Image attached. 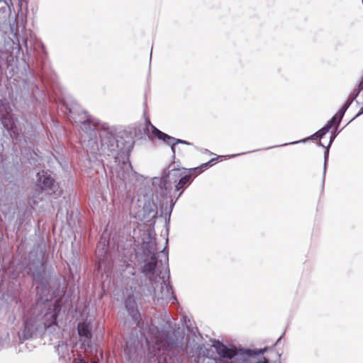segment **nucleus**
<instances>
[{
    "label": "nucleus",
    "instance_id": "obj_27",
    "mask_svg": "<svg viewBox=\"0 0 363 363\" xmlns=\"http://www.w3.org/2000/svg\"><path fill=\"white\" fill-rule=\"evenodd\" d=\"M91 363H98L96 361H92Z\"/></svg>",
    "mask_w": 363,
    "mask_h": 363
},
{
    "label": "nucleus",
    "instance_id": "obj_9",
    "mask_svg": "<svg viewBox=\"0 0 363 363\" xmlns=\"http://www.w3.org/2000/svg\"><path fill=\"white\" fill-rule=\"evenodd\" d=\"M218 157L213 158L210 160L208 162L201 164L199 167L191 169L190 170L194 171L195 176H196L201 173L202 172H203L204 170H206V169H208V167L212 166L218 160Z\"/></svg>",
    "mask_w": 363,
    "mask_h": 363
},
{
    "label": "nucleus",
    "instance_id": "obj_18",
    "mask_svg": "<svg viewBox=\"0 0 363 363\" xmlns=\"http://www.w3.org/2000/svg\"><path fill=\"white\" fill-rule=\"evenodd\" d=\"M1 119L2 123H3L4 124V125L6 127V128H8V129H11V128H13L12 124L9 125V124H6V123H5L6 118H4V114H2V116H1Z\"/></svg>",
    "mask_w": 363,
    "mask_h": 363
},
{
    "label": "nucleus",
    "instance_id": "obj_8",
    "mask_svg": "<svg viewBox=\"0 0 363 363\" xmlns=\"http://www.w3.org/2000/svg\"><path fill=\"white\" fill-rule=\"evenodd\" d=\"M333 126V125L329 121L325 126L311 135V138L313 140L319 139L321 140ZM319 144L323 147H325L323 144L321 143V141L319 142Z\"/></svg>",
    "mask_w": 363,
    "mask_h": 363
},
{
    "label": "nucleus",
    "instance_id": "obj_7",
    "mask_svg": "<svg viewBox=\"0 0 363 363\" xmlns=\"http://www.w3.org/2000/svg\"><path fill=\"white\" fill-rule=\"evenodd\" d=\"M157 257L154 255L151 257V261L145 262L142 267V272L145 275H148L150 274H154L155 268L157 267Z\"/></svg>",
    "mask_w": 363,
    "mask_h": 363
},
{
    "label": "nucleus",
    "instance_id": "obj_25",
    "mask_svg": "<svg viewBox=\"0 0 363 363\" xmlns=\"http://www.w3.org/2000/svg\"><path fill=\"white\" fill-rule=\"evenodd\" d=\"M40 298H41V300H42V301H48V297H47V298H45L44 300L43 299V298H42V297H41Z\"/></svg>",
    "mask_w": 363,
    "mask_h": 363
},
{
    "label": "nucleus",
    "instance_id": "obj_24",
    "mask_svg": "<svg viewBox=\"0 0 363 363\" xmlns=\"http://www.w3.org/2000/svg\"><path fill=\"white\" fill-rule=\"evenodd\" d=\"M224 363H233V362L231 361V359H228V360H227V361H226L225 362H224Z\"/></svg>",
    "mask_w": 363,
    "mask_h": 363
},
{
    "label": "nucleus",
    "instance_id": "obj_20",
    "mask_svg": "<svg viewBox=\"0 0 363 363\" xmlns=\"http://www.w3.org/2000/svg\"><path fill=\"white\" fill-rule=\"evenodd\" d=\"M178 143L187 144V145L189 144L187 142H186L184 140L175 138L174 146L176 145V144H178Z\"/></svg>",
    "mask_w": 363,
    "mask_h": 363
},
{
    "label": "nucleus",
    "instance_id": "obj_3",
    "mask_svg": "<svg viewBox=\"0 0 363 363\" xmlns=\"http://www.w3.org/2000/svg\"><path fill=\"white\" fill-rule=\"evenodd\" d=\"M213 347L216 349L220 357L231 359L236 354L235 350L228 348L220 341H215Z\"/></svg>",
    "mask_w": 363,
    "mask_h": 363
},
{
    "label": "nucleus",
    "instance_id": "obj_22",
    "mask_svg": "<svg viewBox=\"0 0 363 363\" xmlns=\"http://www.w3.org/2000/svg\"><path fill=\"white\" fill-rule=\"evenodd\" d=\"M257 363H269V360H268V359H264V361H262V362H257Z\"/></svg>",
    "mask_w": 363,
    "mask_h": 363
},
{
    "label": "nucleus",
    "instance_id": "obj_1",
    "mask_svg": "<svg viewBox=\"0 0 363 363\" xmlns=\"http://www.w3.org/2000/svg\"><path fill=\"white\" fill-rule=\"evenodd\" d=\"M57 319H26L23 329L19 333L20 339L28 340L37 333H43L48 328L57 325Z\"/></svg>",
    "mask_w": 363,
    "mask_h": 363
},
{
    "label": "nucleus",
    "instance_id": "obj_28",
    "mask_svg": "<svg viewBox=\"0 0 363 363\" xmlns=\"http://www.w3.org/2000/svg\"><path fill=\"white\" fill-rule=\"evenodd\" d=\"M56 316H57L56 315H52V318H57Z\"/></svg>",
    "mask_w": 363,
    "mask_h": 363
},
{
    "label": "nucleus",
    "instance_id": "obj_17",
    "mask_svg": "<svg viewBox=\"0 0 363 363\" xmlns=\"http://www.w3.org/2000/svg\"><path fill=\"white\" fill-rule=\"evenodd\" d=\"M28 1L27 0H18V6L20 10L22 9L23 7H27Z\"/></svg>",
    "mask_w": 363,
    "mask_h": 363
},
{
    "label": "nucleus",
    "instance_id": "obj_2",
    "mask_svg": "<svg viewBox=\"0 0 363 363\" xmlns=\"http://www.w3.org/2000/svg\"><path fill=\"white\" fill-rule=\"evenodd\" d=\"M146 342L150 347L151 345H155L157 349L169 345V342L167 338V335L161 333L157 327H150L147 334L145 335Z\"/></svg>",
    "mask_w": 363,
    "mask_h": 363
},
{
    "label": "nucleus",
    "instance_id": "obj_12",
    "mask_svg": "<svg viewBox=\"0 0 363 363\" xmlns=\"http://www.w3.org/2000/svg\"><path fill=\"white\" fill-rule=\"evenodd\" d=\"M191 178V174L185 175L182 177L175 186L176 190L179 191L185 188L186 185L189 183Z\"/></svg>",
    "mask_w": 363,
    "mask_h": 363
},
{
    "label": "nucleus",
    "instance_id": "obj_26",
    "mask_svg": "<svg viewBox=\"0 0 363 363\" xmlns=\"http://www.w3.org/2000/svg\"><path fill=\"white\" fill-rule=\"evenodd\" d=\"M2 113V108H1V106H0V114H1Z\"/></svg>",
    "mask_w": 363,
    "mask_h": 363
},
{
    "label": "nucleus",
    "instance_id": "obj_19",
    "mask_svg": "<svg viewBox=\"0 0 363 363\" xmlns=\"http://www.w3.org/2000/svg\"><path fill=\"white\" fill-rule=\"evenodd\" d=\"M359 91L363 89V79L359 84ZM361 113H363V106L361 108V109L357 115H359Z\"/></svg>",
    "mask_w": 363,
    "mask_h": 363
},
{
    "label": "nucleus",
    "instance_id": "obj_13",
    "mask_svg": "<svg viewBox=\"0 0 363 363\" xmlns=\"http://www.w3.org/2000/svg\"><path fill=\"white\" fill-rule=\"evenodd\" d=\"M160 140H163L166 144L170 145L172 147V152L174 153L175 152V147H174L175 138H174L171 137L164 133L163 135L162 136V138Z\"/></svg>",
    "mask_w": 363,
    "mask_h": 363
},
{
    "label": "nucleus",
    "instance_id": "obj_21",
    "mask_svg": "<svg viewBox=\"0 0 363 363\" xmlns=\"http://www.w3.org/2000/svg\"><path fill=\"white\" fill-rule=\"evenodd\" d=\"M335 138V135H333L332 134L330 135V140H329V142H328V145L326 146V147H329L330 145H331L333 140H334Z\"/></svg>",
    "mask_w": 363,
    "mask_h": 363
},
{
    "label": "nucleus",
    "instance_id": "obj_11",
    "mask_svg": "<svg viewBox=\"0 0 363 363\" xmlns=\"http://www.w3.org/2000/svg\"><path fill=\"white\" fill-rule=\"evenodd\" d=\"M348 108L347 106L343 105V106L338 111V112L332 118L330 122L334 125L336 122L340 123L342 120L343 115L346 110Z\"/></svg>",
    "mask_w": 363,
    "mask_h": 363
},
{
    "label": "nucleus",
    "instance_id": "obj_15",
    "mask_svg": "<svg viewBox=\"0 0 363 363\" xmlns=\"http://www.w3.org/2000/svg\"><path fill=\"white\" fill-rule=\"evenodd\" d=\"M37 294L40 296L41 294L46 292L48 294H49V289L44 287V286L40 285L38 286L36 288Z\"/></svg>",
    "mask_w": 363,
    "mask_h": 363
},
{
    "label": "nucleus",
    "instance_id": "obj_14",
    "mask_svg": "<svg viewBox=\"0 0 363 363\" xmlns=\"http://www.w3.org/2000/svg\"><path fill=\"white\" fill-rule=\"evenodd\" d=\"M152 128V135L154 137H157L158 139H160L163 135L164 133L156 128L154 125H151Z\"/></svg>",
    "mask_w": 363,
    "mask_h": 363
},
{
    "label": "nucleus",
    "instance_id": "obj_16",
    "mask_svg": "<svg viewBox=\"0 0 363 363\" xmlns=\"http://www.w3.org/2000/svg\"><path fill=\"white\" fill-rule=\"evenodd\" d=\"M357 94H358V92L357 94H354L353 96H350L344 105L347 106V107H349L350 106V104H352V101L354 100V99L357 96Z\"/></svg>",
    "mask_w": 363,
    "mask_h": 363
},
{
    "label": "nucleus",
    "instance_id": "obj_23",
    "mask_svg": "<svg viewBox=\"0 0 363 363\" xmlns=\"http://www.w3.org/2000/svg\"><path fill=\"white\" fill-rule=\"evenodd\" d=\"M79 363H87V362L84 359H80Z\"/></svg>",
    "mask_w": 363,
    "mask_h": 363
},
{
    "label": "nucleus",
    "instance_id": "obj_4",
    "mask_svg": "<svg viewBox=\"0 0 363 363\" xmlns=\"http://www.w3.org/2000/svg\"><path fill=\"white\" fill-rule=\"evenodd\" d=\"M125 309L131 318H136L139 314L138 305L133 295L127 296L124 301Z\"/></svg>",
    "mask_w": 363,
    "mask_h": 363
},
{
    "label": "nucleus",
    "instance_id": "obj_5",
    "mask_svg": "<svg viewBox=\"0 0 363 363\" xmlns=\"http://www.w3.org/2000/svg\"><path fill=\"white\" fill-rule=\"evenodd\" d=\"M91 325L90 319H84V320L78 324V333L80 337H84L87 340H90L92 337Z\"/></svg>",
    "mask_w": 363,
    "mask_h": 363
},
{
    "label": "nucleus",
    "instance_id": "obj_10",
    "mask_svg": "<svg viewBox=\"0 0 363 363\" xmlns=\"http://www.w3.org/2000/svg\"><path fill=\"white\" fill-rule=\"evenodd\" d=\"M161 294H155V297L157 298V300H160V299H162V300H164V299H167L170 295H171V289L169 288L168 286H167L165 284L164 282H163L162 284H161Z\"/></svg>",
    "mask_w": 363,
    "mask_h": 363
},
{
    "label": "nucleus",
    "instance_id": "obj_6",
    "mask_svg": "<svg viewBox=\"0 0 363 363\" xmlns=\"http://www.w3.org/2000/svg\"><path fill=\"white\" fill-rule=\"evenodd\" d=\"M38 185L42 190L52 189L54 179L47 172L43 171L41 174L38 173Z\"/></svg>",
    "mask_w": 363,
    "mask_h": 363
}]
</instances>
